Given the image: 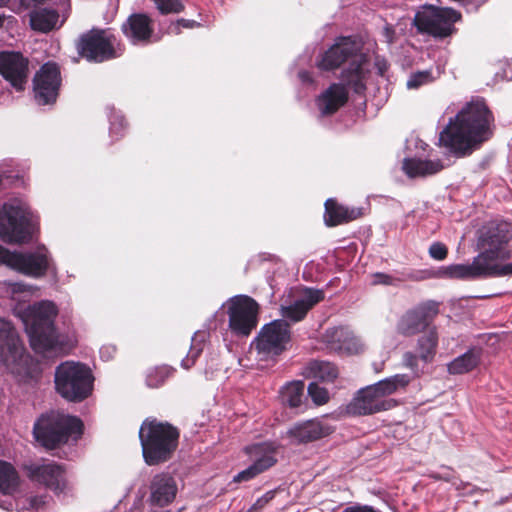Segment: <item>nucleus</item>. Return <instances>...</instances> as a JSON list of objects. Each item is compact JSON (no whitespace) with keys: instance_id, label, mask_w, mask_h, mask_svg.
<instances>
[{"instance_id":"obj_1","label":"nucleus","mask_w":512,"mask_h":512,"mask_svg":"<svg viewBox=\"0 0 512 512\" xmlns=\"http://www.w3.org/2000/svg\"><path fill=\"white\" fill-rule=\"evenodd\" d=\"M494 121L485 100L472 99L450 118L439 135V142L458 158L469 156L493 137Z\"/></svg>"},{"instance_id":"obj_2","label":"nucleus","mask_w":512,"mask_h":512,"mask_svg":"<svg viewBox=\"0 0 512 512\" xmlns=\"http://www.w3.org/2000/svg\"><path fill=\"white\" fill-rule=\"evenodd\" d=\"M144 461L149 466L171 459L178 446L179 430L167 422L146 419L139 429Z\"/></svg>"},{"instance_id":"obj_3","label":"nucleus","mask_w":512,"mask_h":512,"mask_svg":"<svg viewBox=\"0 0 512 512\" xmlns=\"http://www.w3.org/2000/svg\"><path fill=\"white\" fill-rule=\"evenodd\" d=\"M31 348L43 356H64L77 345V338L68 327L55 322H23Z\"/></svg>"},{"instance_id":"obj_4","label":"nucleus","mask_w":512,"mask_h":512,"mask_svg":"<svg viewBox=\"0 0 512 512\" xmlns=\"http://www.w3.org/2000/svg\"><path fill=\"white\" fill-rule=\"evenodd\" d=\"M82 428L79 418L51 411L41 415L35 422L33 434L42 446L54 449L66 443L69 437L81 435Z\"/></svg>"},{"instance_id":"obj_5","label":"nucleus","mask_w":512,"mask_h":512,"mask_svg":"<svg viewBox=\"0 0 512 512\" xmlns=\"http://www.w3.org/2000/svg\"><path fill=\"white\" fill-rule=\"evenodd\" d=\"M91 370L84 364L65 361L55 369L54 383L56 392L71 402H81L93 389Z\"/></svg>"},{"instance_id":"obj_6","label":"nucleus","mask_w":512,"mask_h":512,"mask_svg":"<svg viewBox=\"0 0 512 512\" xmlns=\"http://www.w3.org/2000/svg\"><path fill=\"white\" fill-rule=\"evenodd\" d=\"M512 240V223L507 221H491L483 226L479 242L484 248L471 264L464 267H475L489 261H506L512 257V251L508 248Z\"/></svg>"},{"instance_id":"obj_7","label":"nucleus","mask_w":512,"mask_h":512,"mask_svg":"<svg viewBox=\"0 0 512 512\" xmlns=\"http://www.w3.org/2000/svg\"><path fill=\"white\" fill-rule=\"evenodd\" d=\"M462 15L450 7L426 5L417 11L413 25L421 35H427L434 40L442 41L457 33L455 24L461 21Z\"/></svg>"},{"instance_id":"obj_8","label":"nucleus","mask_w":512,"mask_h":512,"mask_svg":"<svg viewBox=\"0 0 512 512\" xmlns=\"http://www.w3.org/2000/svg\"><path fill=\"white\" fill-rule=\"evenodd\" d=\"M34 225L25 205L13 200L0 207V239L6 243L21 244L32 238Z\"/></svg>"},{"instance_id":"obj_9","label":"nucleus","mask_w":512,"mask_h":512,"mask_svg":"<svg viewBox=\"0 0 512 512\" xmlns=\"http://www.w3.org/2000/svg\"><path fill=\"white\" fill-rule=\"evenodd\" d=\"M0 361L13 374H29L31 359L11 322H0Z\"/></svg>"},{"instance_id":"obj_10","label":"nucleus","mask_w":512,"mask_h":512,"mask_svg":"<svg viewBox=\"0 0 512 512\" xmlns=\"http://www.w3.org/2000/svg\"><path fill=\"white\" fill-rule=\"evenodd\" d=\"M494 262L495 261H489L475 267H464V264H452L441 267L437 273L424 271L423 273H426V276L420 278L416 277L414 279L420 280L424 278L440 277L457 280H475L512 275V262L504 265H498Z\"/></svg>"},{"instance_id":"obj_11","label":"nucleus","mask_w":512,"mask_h":512,"mask_svg":"<svg viewBox=\"0 0 512 512\" xmlns=\"http://www.w3.org/2000/svg\"><path fill=\"white\" fill-rule=\"evenodd\" d=\"M115 43L116 38L109 31L92 29L80 37L77 50L88 61L103 62L120 55L114 47Z\"/></svg>"},{"instance_id":"obj_12","label":"nucleus","mask_w":512,"mask_h":512,"mask_svg":"<svg viewBox=\"0 0 512 512\" xmlns=\"http://www.w3.org/2000/svg\"><path fill=\"white\" fill-rule=\"evenodd\" d=\"M0 263L32 277H41L48 269V260L44 248L38 249L36 252L20 253L10 252L0 245Z\"/></svg>"},{"instance_id":"obj_13","label":"nucleus","mask_w":512,"mask_h":512,"mask_svg":"<svg viewBox=\"0 0 512 512\" xmlns=\"http://www.w3.org/2000/svg\"><path fill=\"white\" fill-rule=\"evenodd\" d=\"M290 341L289 322H268L258 333V361L261 354L272 355V363L275 357L286 350V344Z\"/></svg>"},{"instance_id":"obj_14","label":"nucleus","mask_w":512,"mask_h":512,"mask_svg":"<svg viewBox=\"0 0 512 512\" xmlns=\"http://www.w3.org/2000/svg\"><path fill=\"white\" fill-rule=\"evenodd\" d=\"M398 331L404 336L421 333L417 345L420 360L425 363L432 362L438 345V333L435 326H432L430 322H401Z\"/></svg>"},{"instance_id":"obj_15","label":"nucleus","mask_w":512,"mask_h":512,"mask_svg":"<svg viewBox=\"0 0 512 512\" xmlns=\"http://www.w3.org/2000/svg\"><path fill=\"white\" fill-rule=\"evenodd\" d=\"M335 427L326 420L313 418L294 423L286 432V437L293 445H306L319 441L334 433Z\"/></svg>"},{"instance_id":"obj_16","label":"nucleus","mask_w":512,"mask_h":512,"mask_svg":"<svg viewBox=\"0 0 512 512\" xmlns=\"http://www.w3.org/2000/svg\"><path fill=\"white\" fill-rule=\"evenodd\" d=\"M0 75L16 91H23L29 75V61L19 52H0Z\"/></svg>"},{"instance_id":"obj_17","label":"nucleus","mask_w":512,"mask_h":512,"mask_svg":"<svg viewBox=\"0 0 512 512\" xmlns=\"http://www.w3.org/2000/svg\"><path fill=\"white\" fill-rule=\"evenodd\" d=\"M398 405L395 399L380 400L370 386L358 390L346 405L345 412L350 416H366L390 410Z\"/></svg>"},{"instance_id":"obj_18","label":"nucleus","mask_w":512,"mask_h":512,"mask_svg":"<svg viewBox=\"0 0 512 512\" xmlns=\"http://www.w3.org/2000/svg\"><path fill=\"white\" fill-rule=\"evenodd\" d=\"M60 71L56 64L46 63L36 73L34 83L35 99L40 105L54 103L60 87Z\"/></svg>"},{"instance_id":"obj_19","label":"nucleus","mask_w":512,"mask_h":512,"mask_svg":"<svg viewBox=\"0 0 512 512\" xmlns=\"http://www.w3.org/2000/svg\"><path fill=\"white\" fill-rule=\"evenodd\" d=\"M359 51L360 45L353 37H339L321 55L320 60L317 62V67L322 71H334L349 59L357 56Z\"/></svg>"},{"instance_id":"obj_20","label":"nucleus","mask_w":512,"mask_h":512,"mask_svg":"<svg viewBox=\"0 0 512 512\" xmlns=\"http://www.w3.org/2000/svg\"><path fill=\"white\" fill-rule=\"evenodd\" d=\"M325 293L321 289L305 287L297 292L293 301L282 306L283 317L289 320H303L307 313L318 303L323 301Z\"/></svg>"},{"instance_id":"obj_21","label":"nucleus","mask_w":512,"mask_h":512,"mask_svg":"<svg viewBox=\"0 0 512 512\" xmlns=\"http://www.w3.org/2000/svg\"><path fill=\"white\" fill-rule=\"evenodd\" d=\"M25 469L30 480L43 484L55 492L64 490V470L61 465L55 462L33 463L25 466Z\"/></svg>"},{"instance_id":"obj_22","label":"nucleus","mask_w":512,"mask_h":512,"mask_svg":"<svg viewBox=\"0 0 512 512\" xmlns=\"http://www.w3.org/2000/svg\"><path fill=\"white\" fill-rule=\"evenodd\" d=\"M150 503L164 507L174 501L177 495V483L169 473H158L153 476L150 485Z\"/></svg>"},{"instance_id":"obj_23","label":"nucleus","mask_w":512,"mask_h":512,"mask_svg":"<svg viewBox=\"0 0 512 512\" xmlns=\"http://www.w3.org/2000/svg\"><path fill=\"white\" fill-rule=\"evenodd\" d=\"M123 34L133 44H146L150 41L153 33L151 19L141 13L130 15L122 24Z\"/></svg>"},{"instance_id":"obj_24","label":"nucleus","mask_w":512,"mask_h":512,"mask_svg":"<svg viewBox=\"0 0 512 512\" xmlns=\"http://www.w3.org/2000/svg\"><path fill=\"white\" fill-rule=\"evenodd\" d=\"M349 99L348 90L343 84H331L317 99L323 116L335 114Z\"/></svg>"},{"instance_id":"obj_25","label":"nucleus","mask_w":512,"mask_h":512,"mask_svg":"<svg viewBox=\"0 0 512 512\" xmlns=\"http://www.w3.org/2000/svg\"><path fill=\"white\" fill-rule=\"evenodd\" d=\"M221 312L229 320H256V302L246 295H237L222 305Z\"/></svg>"},{"instance_id":"obj_26","label":"nucleus","mask_w":512,"mask_h":512,"mask_svg":"<svg viewBox=\"0 0 512 512\" xmlns=\"http://www.w3.org/2000/svg\"><path fill=\"white\" fill-rule=\"evenodd\" d=\"M322 340L334 350L358 352V339L344 326L329 328L322 336Z\"/></svg>"},{"instance_id":"obj_27","label":"nucleus","mask_w":512,"mask_h":512,"mask_svg":"<svg viewBox=\"0 0 512 512\" xmlns=\"http://www.w3.org/2000/svg\"><path fill=\"white\" fill-rule=\"evenodd\" d=\"M58 314L56 305L49 300L15 308V316L21 320H53Z\"/></svg>"},{"instance_id":"obj_28","label":"nucleus","mask_w":512,"mask_h":512,"mask_svg":"<svg viewBox=\"0 0 512 512\" xmlns=\"http://www.w3.org/2000/svg\"><path fill=\"white\" fill-rule=\"evenodd\" d=\"M324 222L328 227H335L348 223L359 217V213L354 209H349L337 202L336 199L329 198L325 201Z\"/></svg>"},{"instance_id":"obj_29","label":"nucleus","mask_w":512,"mask_h":512,"mask_svg":"<svg viewBox=\"0 0 512 512\" xmlns=\"http://www.w3.org/2000/svg\"><path fill=\"white\" fill-rule=\"evenodd\" d=\"M444 168L441 160H422L406 158L402 169L409 178L426 177L440 172Z\"/></svg>"},{"instance_id":"obj_30","label":"nucleus","mask_w":512,"mask_h":512,"mask_svg":"<svg viewBox=\"0 0 512 512\" xmlns=\"http://www.w3.org/2000/svg\"><path fill=\"white\" fill-rule=\"evenodd\" d=\"M483 350L481 347H471L464 354L456 357L447 365V370L451 375H461L474 370L481 361Z\"/></svg>"},{"instance_id":"obj_31","label":"nucleus","mask_w":512,"mask_h":512,"mask_svg":"<svg viewBox=\"0 0 512 512\" xmlns=\"http://www.w3.org/2000/svg\"><path fill=\"white\" fill-rule=\"evenodd\" d=\"M362 57L353 59L349 66L341 73L343 85L350 87L356 94H364L366 90L365 85V72L362 67Z\"/></svg>"},{"instance_id":"obj_32","label":"nucleus","mask_w":512,"mask_h":512,"mask_svg":"<svg viewBox=\"0 0 512 512\" xmlns=\"http://www.w3.org/2000/svg\"><path fill=\"white\" fill-rule=\"evenodd\" d=\"M411 382V377L407 374H396L385 378L373 385H369L380 400H390L388 396L396 393L400 389H405Z\"/></svg>"},{"instance_id":"obj_33","label":"nucleus","mask_w":512,"mask_h":512,"mask_svg":"<svg viewBox=\"0 0 512 512\" xmlns=\"http://www.w3.org/2000/svg\"><path fill=\"white\" fill-rule=\"evenodd\" d=\"M411 382V377L407 374H396L385 378L373 385H369L380 400H390L388 396L396 393L400 389H405Z\"/></svg>"},{"instance_id":"obj_34","label":"nucleus","mask_w":512,"mask_h":512,"mask_svg":"<svg viewBox=\"0 0 512 512\" xmlns=\"http://www.w3.org/2000/svg\"><path fill=\"white\" fill-rule=\"evenodd\" d=\"M306 378H314L322 382L333 383L339 376L338 367L329 361L312 360L305 367Z\"/></svg>"},{"instance_id":"obj_35","label":"nucleus","mask_w":512,"mask_h":512,"mask_svg":"<svg viewBox=\"0 0 512 512\" xmlns=\"http://www.w3.org/2000/svg\"><path fill=\"white\" fill-rule=\"evenodd\" d=\"M59 15L57 11L47 8L35 9L30 12V25L33 30L48 32L55 28Z\"/></svg>"},{"instance_id":"obj_36","label":"nucleus","mask_w":512,"mask_h":512,"mask_svg":"<svg viewBox=\"0 0 512 512\" xmlns=\"http://www.w3.org/2000/svg\"><path fill=\"white\" fill-rule=\"evenodd\" d=\"M19 485L20 477L14 466L0 460V492L11 495L17 491Z\"/></svg>"},{"instance_id":"obj_37","label":"nucleus","mask_w":512,"mask_h":512,"mask_svg":"<svg viewBox=\"0 0 512 512\" xmlns=\"http://www.w3.org/2000/svg\"><path fill=\"white\" fill-rule=\"evenodd\" d=\"M304 387V382L301 380L286 384L281 391L282 401L291 408L299 407L302 404Z\"/></svg>"},{"instance_id":"obj_38","label":"nucleus","mask_w":512,"mask_h":512,"mask_svg":"<svg viewBox=\"0 0 512 512\" xmlns=\"http://www.w3.org/2000/svg\"><path fill=\"white\" fill-rule=\"evenodd\" d=\"M277 447L273 443L258 444V474L277 462Z\"/></svg>"},{"instance_id":"obj_39","label":"nucleus","mask_w":512,"mask_h":512,"mask_svg":"<svg viewBox=\"0 0 512 512\" xmlns=\"http://www.w3.org/2000/svg\"><path fill=\"white\" fill-rule=\"evenodd\" d=\"M439 314V303L429 300L419 304L409 312L412 320H433Z\"/></svg>"},{"instance_id":"obj_40","label":"nucleus","mask_w":512,"mask_h":512,"mask_svg":"<svg viewBox=\"0 0 512 512\" xmlns=\"http://www.w3.org/2000/svg\"><path fill=\"white\" fill-rule=\"evenodd\" d=\"M205 334L201 332H195L192 341L195 346H192L187 357L182 360L181 365L185 369H189L194 365L197 357L200 355L202 348L198 347V342L204 341Z\"/></svg>"},{"instance_id":"obj_41","label":"nucleus","mask_w":512,"mask_h":512,"mask_svg":"<svg viewBox=\"0 0 512 512\" xmlns=\"http://www.w3.org/2000/svg\"><path fill=\"white\" fill-rule=\"evenodd\" d=\"M169 375L170 369L168 367H156L148 373L146 383L151 388H157L165 382Z\"/></svg>"},{"instance_id":"obj_42","label":"nucleus","mask_w":512,"mask_h":512,"mask_svg":"<svg viewBox=\"0 0 512 512\" xmlns=\"http://www.w3.org/2000/svg\"><path fill=\"white\" fill-rule=\"evenodd\" d=\"M308 394L312 401L318 406L324 405L329 401L328 390L319 386L316 382H312L308 385Z\"/></svg>"},{"instance_id":"obj_43","label":"nucleus","mask_w":512,"mask_h":512,"mask_svg":"<svg viewBox=\"0 0 512 512\" xmlns=\"http://www.w3.org/2000/svg\"><path fill=\"white\" fill-rule=\"evenodd\" d=\"M433 76L431 71L424 70L412 73L407 81V87L409 89H418L422 85L431 83Z\"/></svg>"},{"instance_id":"obj_44","label":"nucleus","mask_w":512,"mask_h":512,"mask_svg":"<svg viewBox=\"0 0 512 512\" xmlns=\"http://www.w3.org/2000/svg\"><path fill=\"white\" fill-rule=\"evenodd\" d=\"M158 10L163 14L179 13L183 5L179 0H154Z\"/></svg>"},{"instance_id":"obj_45","label":"nucleus","mask_w":512,"mask_h":512,"mask_svg":"<svg viewBox=\"0 0 512 512\" xmlns=\"http://www.w3.org/2000/svg\"><path fill=\"white\" fill-rule=\"evenodd\" d=\"M428 253L434 260L442 261L448 256V248L442 242H434L430 245Z\"/></svg>"},{"instance_id":"obj_46","label":"nucleus","mask_w":512,"mask_h":512,"mask_svg":"<svg viewBox=\"0 0 512 512\" xmlns=\"http://www.w3.org/2000/svg\"><path fill=\"white\" fill-rule=\"evenodd\" d=\"M229 328L235 334L245 337L248 336L255 322H228Z\"/></svg>"},{"instance_id":"obj_47","label":"nucleus","mask_w":512,"mask_h":512,"mask_svg":"<svg viewBox=\"0 0 512 512\" xmlns=\"http://www.w3.org/2000/svg\"><path fill=\"white\" fill-rule=\"evenodd\" d=\"M420 357L419 354H414L412 352H406L403 355V363L406 367L410 368L416 376H419L418 369V361Z\"/></svg>"},{"instance_id":"obj_48","label":"nucleus","mask_w":512,"mask_h":512,"mask_svg":"<svg viewBox=\"0 0 512 512\" xmlns=\"http://www.w3.org/2000/svg\"><path fill=\"white\" fill-rule=\"evenodd\" d=\"M256 476V463L251 464L247 469L234 476V482H243L253 479Z\"/></svg>"},{"instance_id":"obj_49","label":"nucleus","mask_w":512,"mask_h":512,"mask_svg":"<svg viewBox=\"0 0 512 512\" xmlns=\"http://www.w3.org/2000/svg\"><path fill=\"white\" fill-rule=\"evenodd\" d=\"M196 26H199V23H197L194 20H186V19H179L176 23H173L170 27V32L174 34L180 33V27L184 28H194Z\"/></svg>"},{"instance_id":"obj_50","label":"nucleus","mask_w":512,"mask_h":512,"mask_svg":"<svg viewBox=\"0 0 512 512\" xmlns=\"http://www.w3.org/2000/svg\"><path fill=\"white\" fill-rule=\"evenodd\" d=\"M47 496H31L27 499L29 508L40 509L47 503Z\"/></svg>"},{"instance_id":"obj_51","label":"nucleus","mask_w":512,"mask_h":512,"mask_svg":"<svg viewBox=\"0 0 512 512\" xmlns=\"http://www.w3.org/2000/svg\"><path fill=\"white\" fill-rule=\"evenodd\" d=\"M394 278L386 273L377 272L373 275V284L392 285Z\"/></svg>"},{"instance_id":"obj_52","label":"nucleus","mask_w":512,"mask_h":512,"mask_svg":"<svg viewBox=\"0 0 512 512\" xmlns=\"http://www.w3.org/2000/svg\"><path fill=\"white\" fill-rule=\"evenodd\" d=\"M115 352H116V348L114 346H110V345L103 346L100 349V356L105 361H108L114 357Z\"/></svg>"},{"instance_id":"obj_53","label":"nucleus","mask_w":512,"mask_h":512,"mask_svg":"<svg viewBox=\"0 0 512 512\" xmlns=\"http://www.w3.org/2000/svg\"><path fill=\"white\" fill-rule=\"evenodd\" d=\"M275 494L276 490H270L264 496L258 498V509L268 504L275 497Z\"/></svg>"},{"instance_id":"obj_54","label":"nucleus","mask_w":512,"mask_h":512,"mask_svg":"<svg viewBox=\"0 0 512 512\" xmlns=\"http://www.w3.org/2000/svg\"><path fill=\"white\" fill-rule=\"evenodd\" d=\"M383 35L387 39L388 43H392L394 41L395 30L393 29L392 26L387 25L383 29Z\"/></svg>"},{"instance_id":"obj_55","label":"nucleus","mask_w":512,"mask_h":512,"mask_svg":"<svg viewBox=\"0 0 512 512\" xmlns=\"http://www.w3.org/2000/svg\"><path fill=\"white\" fill-rule=\"evenodd\" d=\"M32 287L25 285L23 283H15L13 285V292H25V291H31Z\"/></svg>"},{"instance_id":"obj_56","label":"nucleus","mask_w":512,"mask_h":512,"mask_svg":"<svg viewBox=\"0 0 512 512\" xmlns=\"http://www.w3.org/2000/svg\"><path fill=\"white\" fill-rule=\"evenodd\" d=\"M266 260L277 261L278 258L274 255L266 256V254H258V262H262V261H266Z\"/></svg>"},{"instance_id":"obj_57","label":"nucleus","mask_w":512,"mask_h":512,"mask_svg":"<svg viewBox=\"0 0 512 512\" xmlns=\"http://www.w3.org/2000/svg\"><path fill=\"white\" fill-rule=\"evenodd\" d=\"M22 1L25 5L30 7V6H37L39 4H42V3L46 2L47 0H22Z\"/></svg>"},{"instance_id":"obj_58","label":"nucleus","mask_w":512,"mask_h":512,"mask_svg":"<svg viewBox=\"0 0 512 512\" xmlns=\"http://www.w3.org/2000/svg\"><path fill=\"white\" fill-rule=\"evenodd\" d=\"M116 129H117L116 123H112L111 128H110L111 133H114L116 131Z\"/></svg>"},{"instance_id":"obj_59","label":"nucleus","mask_w":512,"mask_h":512,"mask_svg":"<svg viewBox=\"0 0 512 512\" xmlns=\"http://www.w3.org/2000/svg\"><path fill=\"white\" fill-rule=\"evenodd\" d=\"M10 0H0V7L5 6Z\"/></svg>"},{"instance_id":"obj_60","label":"nucleus","mask_w":512,"mask_h":512,"mask_svg":"<svg viewBox=\"0 0 512 512\" xmlns=\"http://www.w3.org/2000/svg\"><path fill=\"white\" fill-rule=\"evenodd\" d=\"M3 21H4V19H3V17L0 15V26H2Z\"/></svg>"},{"instance_id":"obj_61","label":"nucleus","mask_w":512,"mask_h":512,"mask_svg":"<svg viewBox=\"0 0 512 512\" xmlns=\"http://www.w3.org/2000/svg\"><path fill=\"white\" fill-rule=\"evenodd\" d=\"M432 477H433L434 479H437V480H438V479H441V477H440V476H438V475H432Z\"/></svg>"},{"instance_id":"obj_62","label":"nucleus","mask_w":512,"mask_h":512,"mask_svg":"<svg viewBox=\"0 0 512 512\" xmlns=\"http://www.w3.org/2000/svg\"><path fill=\"white\" fill-rule=\"evenodd\" d=\"M254 509H255V505H252L248 512H252V510H254Z\"/></svg>"}]
</instances>
